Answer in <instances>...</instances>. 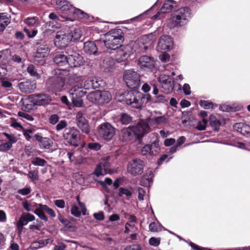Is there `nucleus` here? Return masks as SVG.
I'll use <instances>...</instances> for the list:
<instances>
[{
  "label": "nucleus",
  "mask_w": 250,
  "mask_h": 250,
  "mask_svg": "<svg viewBox=\"0 0 250 250\" xmlns=\"http://www.w3.org/2000/svg\"><path fill=\"white\" fill-rule=\"evenodd\" d=\"M199 104L201 107L205 109L212 108L213 106V103L208 101H200Z\"/></svg>",
  "instance_id": "53"
},
{
  "label": "nucleus",
  "mask_w": 250,
  "mask_h": 250,
  "mask_svg": "<svg viewBox=\"0 0 250 250\" xmlns=\"http://www.w3.org/2000/svg\"><path fill=\"white\" fill-rule=\"evenodd\" d=\"M209 124L214 130H218L220 127L225 124L223 117L218 114H212L209 116Z\"/></svg>",
  "instance_id": "23"
},
{
  "label": "nucleus",
  "mask_w": 250,
  "mask_h": 250,
  "mask_svg": "<svg viewBox=\"0 0 250 250\" xmlns=\"http://www.w3.org/2000/svg\"><path fill=\"white\" fill-rule=\"evenodd\" d=\"M124 250H142V249L139 245L132 244L127 246Z\"/></svg>",
  "instance_id": "64"
},
{
  "label": "nucleus",
  "mask_w": 250,
  "mask_h": 250,
  "mask_svg": "<svg viewBox=\"0 0 250 250\" xmlns=\"http://www.w3.org/2000/svg\"><path fill=\"white\" fill-rule=\"evenodd\" d=\"M72 41V36H70L69 31L60 30L57 32L54 44L60 48L66 46Z\"/></svg>",
  "instance_id": "9"
},
{
  "label": "nucleus",
  "mask_w": 250,
  "mask_h": 250,
  "mask_svg": "<svg viewBox=\"0 0 250 250\" xmlns=\"http://www.w3.org/2000/svg\"><path fill=\"white\" fill-rule=\"evenodd\" d=\"M25 23L30 26H37L39 24V18L37 17H29L25 20Z\"/></svg>",
  "instance_id": "40"
},
{
  "label": "nucleus",
  "mask_w": 250,
  "mask_h": 250,
  "mask_svg": "<svg viewBox=\"0 0 250 250\" xmlns=\"http://www.w3.org/2000/svg\"><path fill=\"white\" fill-rule=\"evenodd\" d=\"M73 14L74 15H75L76 17H77V18H78L79 19H81L87 20L88 19V17H89V16L87 13H86L84 11H83L79 9L76 8L74 10V11L73 13Z\"/></svg>",
  "instance_id": "39"
},
{
  "label": "nucleus",
  "mask_w": 250,
  "mask_h": 250,
  "mask_svg": "<svg viewBox=\"0 0 250 250\" xmlns=\"http://www.w3.org/2000/svg\"><path fill=\"white\" fill-rule=\"evenodd\" d=\"M69 33L72 36V41L73 42L79 40L82 36L81 32L79 29H74L73 31H69Z\"/></svg>",
  "instance_id": "43"
},
{
  "label": "nucleus",
  "mask_w": 250,
  "mask_h": 250,
  "mask_svg": "<svg viewBox=\"0 0 250 250\" xmlns=\"http://www.w3.org/2000/svg\"><path fill=\"white\" fill-rule=\"evenodd\" d=\"M143 155L149 154L151 155V146L150 145H145L141 149Z\"/></svg>",
  "instance_id": "55"
},
{
  "label": "nucleus",
  "mask_w": 250,
  "mask_h": 250,
  "mask_svg": "<svg viewBox=\"0 0 250 250\" xmlns=\"http://www.w3.org/2000/svg\"><path fill=\"white\" fill-rule=\"evenodd\" d=\"M153 176L154 174L152 170L151 169H147L142 177L141 185L144 187L150 186L153 181Z\"/></svg>",
  "instance_id": "28"
},
{
  "label": "nucleus",
  "mask_w": 250,
  "mask_h": 250,
  "mask_svg": "<svg viewBox=\"0 0 250 250\" xmlns=\"http://www.w3.org/2000/svg\"><path fill=\"white\" fill-rule=\"evenodd\" d=\"M133 194V188L130 187L129 188L121 187L119 188L118 196L119 197L125 196L127 200H129Z\"/></svg>",
  "instance_id": "35"
},
{
  "label": "nucleus",
  "mask_w": 250,
  "mask_h": 250,
  "mask_svg": "<svg viewBox=\"0 0 250 250\" xmlns=\"http://www.w3.org/2000/svg\"><path fill=\"white\" fill-rule=\"evenodd\" d=\"M59 117L57 114L51 115L49 118V122L52 125H55L58 122Z\"/></svg>",
  "instance_id": "63"
},
{
  "label": "nucleus",
  "mask_w": 250,
  "mask_h": 250,
  "mask_svg": "<svg viewBox=\"0 0 250 250\" xmlns=\"http://www.w3.org/2000/svg\"><path fill=\"white\" fill-rule=\"evenodd\" d=\"M233 128L244 136H250V126L244 123H236L233 125Z\"/></svg>",
  "instance_id": "29"
},
{
  "label": "nucleus",
  "mask_w": 250,
  "mask_h": 250,
  "mask_svg": "<svg viewBox=\"0 0 250 250\" xmlns=\"http://www.w3.org/2000/svg\"><path fill=\"white\" fill-rule=\"evenodd\" d=\"M99 136L106 141H110L115 133V128L109 123H104L98 127Z\"/></svg>",
  "instance_id": "8"
},
{
  "label": "nucleus",
  "mask_w": 250,
  "mask_h": 250,
  "mask_svg": "<svg viewBox=\"0 0 250 250\" xmlns=\"http://www.w3.org/2000/svg\"><path fill=\"white\" fill-rule=\"evenodd\" d=\"M76 118L78 127L83 133L88 134L90 131L89 123L83 116V113L81 111L78 112Z\"/></svg>",
  "instance_id": "14"
},
{
  "label": "nucleus",
  "mask_w": 250,
  "mask_h": 250,
  "mask_svg": "<svg viewBox=\"0 0 250 250\" xmlns=\"http://www.w3.org/2000/svg\"><path fill=\"white\" fill-rule=\"evenodd\" d=\"M31 188L30 187H26L25 188L20 189L17 192L23 196L29 194L31 192Z\"/></svg>",
  "instance_id": "62"
},
{
  "label": "nucleus",
  "mask_w": 250,
  "mask_h": 250,
  "mask_svg": "<svg viewBox=\"0 0 250 250\" xmlns=\"http://www.w3.org/2000/svg\"><path fill=\"white\" fill-rule=\"evenodd\" d=\"M168 102V98L163 95H158L155 96L154 102L156 103L166 104Z\"/></svg>",
  "instance_id": "49"
},
{
  "label": "nucleus",
  "mask_w": 250,
  "mask_h": 250,
  "mask_svg": "<svg viewBox=\"0 0 250 250\" xmlns=\"http://www.w3.org/2000/svg\"><path fill=\"white\" fill-rule=\"evenodd\" d=\"M56 75L52 77L49 80L50 86L55 91L59 92L61 91L62 88L64 85V78L61 74V70H55Z\"/></svg>",
  "instance_id": "11"
},
{
  "label": "nucleus",
  "mask_w": 250,
  "mask_h": 250,
  "mask_svg": "<svg viewBox=\"0 0 250 250\" xmlns=\"http://www.w3.org/2000/svg\"><path fill=\"white\" fill-rule=\"evenodd\" d=\"M71 213L76 216L79 217L81 215V212L76 205H73L71 209Z\"/></svg>",
  "instance_id": "57"
},
{
  "label": "nucleus",
  "mask_w": 250,
  "mask_h": 250,
  "mask_svg": "<svg viewBox=\"0 0 250 250\" xmlns=\"http://www.w3.org/2000/svg\"><path fill=\"white\" fill-rule=\"evenodd\" d=\"M120 121L123 124L127 125L131 122L132 118L128 114L124 113L121 115Z\"/></svg>",
  "instance_id": "47"
},
{
  "label": "nucleus",
  "mask_w": 250,
  "mask_h": 250,
  "mask_svg": "<svg viewBox=\"0 0 250 250\" xmlns=\"http://www.w3.org/2000/svg\"><path fill=\"white\" fill-rule=\"evenodd\" d=\"M119 138L122 142H128L139 138L134 126L122 129L119 133Z\"/></svg>",
  "instance_id": "13"
},
{
  "label": "nucleus",
  "mask_w": 250,
  "mask_h": 250,
  "mask_svg": "<svg viewBox=\"0 0 250 250\" xmlns=\"http://www.w3.org/2000/svg\"><path fill=\"white\" fill-rule=\"evenodd\" d=\"M33 102L37 105H45L49 104L52 98L48 94H36L32 95Z\"/></svg>",
  "instance_id": "21"
},
{
  "label": "nucleus",
  "mask_w": 250,
  "mask_h": 250,
  "mask_svg": "<svg viewBox=\"0 0 250 250\" xmlns=\"http://www.w3.org/2000/svg\"><path fill=\"white\" fill-rule=\"evenodd\" d=\"M123 78L129 88L136 89L140 86V75L133 69L125 70Z\"/></svg>",
  "instance_id": "5"
},
{
  "label": "nucleus",
  "mask_w": 250,
  "mask_h": 250,
  "mask_svg": "<svg viewBox=\"0 0 250 250\" xmlns=\"http://www.w3.org/2000/svg\"><path fill=\"white\" fill-rule=\"evenodd\" d=\"M149 118L147 120L141 121L136 126H134V129L136 130L137 136L139 138L143 137L145 133L150 131V128L148 124Z\"/></svg>",
  "instance_id": "22"
},
{
  "label": "nucleus",
  "mask_w": 250,
  "mask_h": 250,
  "mask_svg": "<svg viewBox=\"0 0 250 250\" xmlns=\"http://www.w3.org/2000/svg\"><path fill=\"white\" fill-rule=\"evenodd\" d=\"M145 166V162L140 159L135 158L127 165V172L133 176L141 175Z\"/></svg>",
  "instance_id": "10"
},
{
  "label": "nucleus",
  "mask_w": 250,
  "mask_h": 250,
  "mask_svg": "<svg viewBox=\"0 0 250 250\" xmlns=\"http://www.w3.org/2000/svg\"><path fill=\"white\" fill-rule=\"evenodd\" d=\"M111 98V94L107 91H96L89 93L87 96L89 101L100 105L108 103Z\"/></svg>",
  "instance_id": "4"
},
{
  "label": "nucleus",
  "mask_w": 250,
  "mask_h": 250,
  "mask_svg": "<svg viewBox=\"0 0 250 250\" xmlns=\"http://www.w3.org/2000/svg\"><path fill=\"white\" fill-rule=\"evenodd\" d=\"M173 41L169 36L163 35L159 40L157 48L159 51H168L172 48Z\"/></svg>",
  "instance_id": "15"
},
{
  "label": "nucleus",
  "mask_w": 250,
  "mask_h": 250,
  "mask_svg": "<svg viewBox=\"0 0 250 250\" xmlns=\"http://www.w3.org/2000/svg\"><path fill=\"white\" fill-rule=\"evenodd\" d=\"M64 139L70 145L77 147L81 141L80 131L74 127L65 128L63 135Z\"/></svg>",
  "instance_id": "6"
},
{
  "label": "nucleus",
  "mask_w": 250,
  "mask_h": 250,
  "mask_svg": "<svg viewBox=\"0 0 250 250\" xmlns=\"http://www.w3.org/2000/svg\"><path fill=\"white\" fill-rule=\"evenodd\" d=\"M138 64L142 69H152L154 66V60L149 56H142L139 59Z\"/></svg>",
  "instance_id": "26"
},
{
  "label": "nucleus",
  "mask_w": 250,
  "mask_h": 250,
  "mask_svg": "<svg viewBox=\"0 0 250 250\" xmlns=\"http://www.w3.org/2000/svg\"><path fill=\"white\" fill-rule=\"evenodd\" d=\"M128 48V46L120 45V47L115 50L114 57L117 62H121L127 60L129 56Z\"/></svg>",
  "instance_id": "20"
},
{
  "label": "nucleus",
  "mask_w": 250,
  "mask_h": 250,
  "mask_svg": "<svg viewBox=\"0 0 250 250\" xmlns=\"http://www.w3.org/2000/svg\"><path fill=\"white\" fill-rule=\"evenodd\" d=\"M27 71L31 77L36 79H39L41 78L40 74L37 72L36 66L33 64H30L28 66Z\"/></svg>",
  "instance_id": "37"
},
{
  "label": "nucleus",
  "mask_w": 250,
  "mask_h": 250,
  "mask_svg": "<svg viewBox=\"0 0 250 250\" xmlns=\"http://www.w3.org/2000/svg\"><path fill=\"white\" fill-rule=\"evenodd\" d=\"M18 86L22 92L29 93L32 92L35 89L36 84L34 81L24 80L19 83Z\"/></svg>",
  "instance_id": "24"
},
{
  "label": "nucleus",
  "mask_w": 250,
  "mask_h": 250,
  "mask_svg": "<svg viewBox=\"0 0 250 250\" xmlns=\"http://www.w3.org/2000/svg\"><path fill=\"white\" fill-rule=\"evenodd\" d=\"M109 156L104 157L102 161L97 166L94 174L98 177L101 175H104L107 173L108 168L110 166V164L108 162Z\"/></svg>",
  "instance_id": "17"
},
{
  "label": "nucleus",
  "mask_w": 250,
  "mask_h": 250,
  "mask_svg": "<svg viewBox=\"0 0 250 250\" xmlns=\"http://www.w3.org/2000/svg\"><path fill=\"white\" fill-rule=\"evenodd\" d=\"M176 6L177 2L176 1L173 0H165L161 8V12L163 13H169Z\"/></svg>",
  "instance_id": "33"
},
{
  "label": "nucleus",
  "mask_w": 250,
  "mask_h": 250,
  "mask_svg": "<svg viewBox=\"0 0 250 250\" xmlns=\"http://www.w3.org/2000/svg\"><path fill=\"white\" fill-rule=\"evenodd\" d=\"M23 135L25 137L27 141H31V139L33 140V139H34V135L35 134H34V132L32 130L27 129L24 131Z\"/></svg>",
  "instance_id": "52"
},
{
  "label": "nucleus",
  "mask_w": 250,
  "mask_h": 250,
  "mask_svg": "<svg viewBox=\"0 0 250 250\" xmlns=\"http://www.w3.org/2000/svg\"><path fill=\"white\" fill-rule=\"evenodd\" d=\"M67 125V122L65 120H61L56 125V130L59 131L66 127Z\"/></svg>",
  "instance_id": "60"
},
{
  "label": "nucleus",
  "mask_w": 250,
  "mask_h": 250,
  "mask_svg": "<svg viewBox=\"0 0 250 250\" xmlns=\"http://www.w3.org/2000/svg\"><path fill=\"white\" fill-rule=\"evenodd\" d=\"M158 81L164 92L169 93L173 91L174 87V81L168 74L164 73L161 74Z\"/></svg>",
  "instance_id": "12"
},
{
  "label": "nucleus",
  "mask_w": 250,
  "mask_h": 250,
  "mask_svg": "<svg viewBox=\"0 0 250 250\" xmlns=\"http://www.w3.org/2000/svg\"><path fill=\"white\" fill-rule=\"evenodd\" d=\"M28 223V221L22 214L17 222V226L18 228H22L24 226L26 225Z\"/></svg>",
  "instance_id": "51"
},
{
  "label": "nucleus",
  "mask_w": 250,
  "mask_h": 250,
  "mask_svg": "<svg viewBox=\"0 0 250 250\" xmlns=\"http://www.w3.org/2000/svg\"><path fill=\"white\" fill-rule=\"evenodd\" d=\"M191 17V10L188 7L181 8L171 15L168 19L170 28L180 27L185 25Z\"/></svg>",
  "instance_id": "3"
},
{
  "label": "nucleus",
  "mask_w": 250,
  "mask_h": 250,
  "mask_svg": "<svg viewBox=\"0 0 250 250\" xmlns=\"http://www.w3.org/2000/svg\"><path fill=\"white\" fill-rule=\"evenodd\" d=\"M22 205L23 208L26 211L33 212L36 214L38 213L36 210L39 209V204L34 202H29L27 201H25L22 203Z\"/></svg>",
  "instance_id": "34"
},
{
  "label": "nucleus",
  "mask_w": 250,
  "mask_h": 250,
  "mask_svg": "<svg viewBox=\"0 0 250 250\" xmlns=\"http://www.w3.org/2000/svg\"><path fill=\"white\" fill-rule=\"evenodd\" d=\"M208 123V120L206 119H202V120L198 122L196 128L200 131L205 130Z\"/></svg>",
  "instance_id": "45"
},
{
  "label": "nucleus",
  "mask_w": 250,
  "mask_h": 250,
  "mask_svg": "<svg viewBox=\"0 0 250 250\" xmlns=\"http://www.w3.org/2000/svg\"><path fill=\"white\" fill-rule=\"evenodd\" d=\"M87 147L90 150L98 151L101 148L102 146L99 143L92 142L88 144Z\"/></svg>",
  "instance_id": "48"
},
{
  "label": "nucleus",
  "mask_w": 250,
  "mask_h": 250,
  "mask_svg": "<svg viewBox=\"0 0 250 250\" xmlns=\"http://www.w3.org/2000/svg\"><path fill=\"white\" fill-rule=\"evenodd\" d=\"M11 17L6 13H0V33L3 32L10 23Z\"/></svg>",
  "instance_id": "31"
},
{
  "label": "nucleus",
  "mask_w": 250,
  "mask_h": 250,
  "mask_svg": "<svg viewBox=\"0 0 250 250\" xmlns=\"http://www.w3.org/2000/svg\"><path fill=\"white\" fill-rule=\"evenodd\" d=\"M151 100L149 94L145 95L137 90L128 92L125 95L124 102L131 107L141 109L144 103H146Z\"/></svg>",
  "instance_id": "2"
},
{
  "label": "nucleus",
  "mask_w": 250,
  "mask_h": 250,
  "mask_svg": "<svg viewBox=\"0 0 250 250\" xmlns=\"http://www.w3.org/2000/svg\"><path fill=\"white\" fill-rule=\"evenodd\" d=\"M4 135L7 138V139L9 140L8 143H11V146H12V144L15 143L17 141V138L14 135L9 134L7 133H3Z\"/></svg>",
  "instance_id": "56"
},
{
  "label": "nucleus",
  "mask_w": 250,
  "mask_h": 250,
  "mask_svg": "<svg viewBox=\"0 0 250 250\" xmlns=\"http://www.w3.org/2000/svg\"><path fill=\"white\" fill-rule=\"evenodd\" d=\"M38 213L36 215L42 220L47 222L48 218L45 215L44 212H46L50 217H55L56 213L55 211L51 208H49L47 205H42V204H39V209L36 210Z\"/></svg>",
  "instance_id": "18"
},
{
  "label": "nucleus",
  "mask_w": 250,
  "mask_h": 250,
  "mask_svg": "<svg viewBox=\"0 0 250 250\" xmlns=\"http://www.w3.org/2000/svg\"><path fill=\"white\" fill-rule=\"evenodd\" d=\"M154 114L161 115L162 113L160 111H154L151 113V116L149 118V122L150 124L161 125L166 121V118L163 116L155 117Z\"/></svg>",
  "instance_id": "32"
},
{
  "label": "nucleus",
  "mask_w": 250,
  "mask_h": 250,
  "mask_svg": "<svg viewBox=\"0 0 250 250\" xmlns=\"http://www.w3.org/2000/svg\"><path fill=\"white\" fill-rule=\"evenodd\" d=\"M104 37V40H97L96 42L104 45L107 49L106 51L116 50L124 41L123 32L120 29L110 30L105 34Z\"/></svg>",
  "instance_id": "1"
},
{
  "label": "nucleus",
  "mask_w": 250,
  "mask_h": 250,
  "mask_svg": "<svg viewBox=\"0 0 250 250\" xmlns=\"http://www.w3.org/2000/svg\"><path fill=\"white\" fill-rule=\"evenodd\" d=\"M68 65L71 67H77L81 66L84 61L83 57L76 52H71L68 55Z\"/></svg>",
  "instance_id": "16"
},
{
  "label": "nucleus",
  "mask_w": 250,
  "mask_h": 250,
  "mask_svg": "<svg viewBox=\"0 0 250 250\" xmlns=\"http://www.w3.org/2000/svg\"><path fill=\"white\" fill-rule=\"evenodd\" d=\"M160 238L151 237L149 240V244L153 247H157L160 245Z\"/></svg>",
  "instance_id": "58"
},
{
  "label": "nucleus",
  "mask_w": 250,
  "mask_h": 250,
  "mask_svg": "<svg viewBox=\"0 0 250 250\" xmlns=\"http://www.w3.org/2000/svg\"><path fill=\"white\" fill-rule=\"evenodd\" d=\"M83 80V77L82 76L77 74H72L70 75L68 79V82L70 83H80L82 82Z\"/></svg>",
  "instance_id": "44"
},
{
  "label": "nucleus",
  "mask_w": 250,
  "mask_h": 250,
  "mask_svg": "<svg viewBox=\"0 0 250 250\" xmlns=\"http://www.w3.org/2000/svg\"><path fill=\"white\" fill-rule=\"evenodd\" d=\"M60 8L62 11L67 12L69 14L74 12L75 7L66 1H60L59 3Z\"/></svg>",
  "instance_id": "36"
},
{
  "label": "nucleus",
  "mask_w": 250,
  "mask_h": 250,
  "mask_svg": "<svg viewBox=\"0 0 250 250\" xmlns=\"http://www.w3.org/2000/svg\"><path fill=\"white\" fill-rule=\"evenodd\" d=\"M92 79L93 82V89H96L104 86V82L101 78L92 77Z\"/></svg>",
  "instance_id": "38"
},
{
  "label": "nucleus",
  "mask_w": 250,
  "mask_h": 250,
  "mask_svg": "<svg viewBox=\"0 0 250 250\" xmlns=\"http://www.w3.org/2000/svg\"><path fill=\"white\" fill-rule=\"evenodd\" d=\"M37 141L41 149H50L53 145L52 141L48 137H43L41 133H38L34 135L33 141Z\"/></svg>",
  "instance_id": "19"
},
{
  "label": "nucleus",
  "mask_w": 250,
  "mask_h": 250,
  "mask_svg": "<svg viewBox=\"0 0 250 250\" xmlns=\"http://www.w3.org/2000/svg\"><path fill=\"white\" fill-rule=\"evenodd\" d=\"M86 93V92L83 89L82 84L75 85L72 87L69 91V94L71 96V100L73 104L77 107L82 106L83 102L82 97Z\"/></svg>",
  "instance_id": "7"
},
{
  "label": "nucleus",
  "mask_w": 250,
  "mask_h": 250,
  "mask_svg": "<svg viewBox=\"0 0 250 250\" xmlns=\"http://www.w3.org/2000/svg\"><path fill=\"white\" fill-rule=\"evenodd\" d=\"M18 115L22 119H24L27 121L31 122L34 120V118L32 117V116L25 111H19L18 113Z\"/></svg>",
  "instance_id": "46"
},
{
  "label": "nucleus",
  "mask_w": 250,
  "mask_h": 250,
  "mask_svg": "<svg viewBox=\"0 0 250 250\" xmlns=\"http://www.w3.org/2000/svg\"><path fill=\"white\" fill-rule=\"evenodd\" d=\"M163 228V226L159 222H152L149 225V229L152 232L160 231Z\"/></svg>",
  "instance_id": "42"
},
{
  "label": "nucleus",
  "mask_w": 250,
  "mask_h": 250,
  "mask_svg": "<svg viewBox=\"0 0 250 250\" xmlns=\"http://www.w3.org/2000/svg\"><path fill=\"white\" fill-rule=\"evenodd\" d=\"M24 32L26 33L27 36L29 38H34L37 34L38 31L37 29H34L32 30V33H30V31L27 28H24L23 30Z\"/></svg>",
  "instance_id": "59"
},
{
  "label": "nucleus",
  "mask_w": 250,
  "mask_h": 250,
  "mask_svg": "<svg viewBox=\"0 0 250 250\" xmlns=\"http://www.w3.org/2000/svg\"><path fill=\"white\" fill-rule=\"evenodd\" d=\"M12 147L11 143L7 142H1L0 143V151H6Z\"/></svg>",
  "instance_id": "54"
},
{
  "label": "nucleus",
  "mask_w": 250,
  "mask_h": 250,
  "mask_svg": "<svg viewBox=\"0 0 250 250\" xmlns=\"http://www.w3.org/2000/svg\"><path fill=\"white\" fill-rule=\"evenodd\" d=\"M54 62L59 66H64L68 65V58L62 53L56 55L53 58Z\"/></svg>",
  "instance_id": "30"
},
{
  "label": "nucleus",
  "mask_w": 250,
  "mask_h": 250,
  "mask_svg": "<svg viewBox=\"0 0 250 250\" xmlns=\"http://www.w3.org/2000/svg\"><path fill=\"white\" fill-rule=\"evenodd\" d=\"M31 163L35 166L44 167L47 164V162L43 159L37 157L31 161Z\"/></svg>",
  "instance_id": "41"
},
{
  "label": "nucleus",
  "mask_w": 250,
  "mask_h": 250,
  "mask_svg": "<svg viewBox=\"0 0 250 250\" xmlns=\"http://www.w3.org/2000/svg\"><path fill=\"white\" fill-rule=\"evenodd\" d=\"M37 51L35 54V57L43 58L46 57L50 51V48L44 42L37 43Z\"/></svg>",
  "instance_id": "27"
},
{
  "label": "nucleus",
  "mask_w": 250,
  "mask_h": 250,
  "mask_svg": "<svg viewBox=\"0 0 250 250\" xmlns=\"http://www.w3.org/2000/svg\"><path fill=\"white\" fill-rule=\"evenodd\" d=\"M99 45H102V44H98L96 42V40L95 41V42L92 41L87 42L84 43L83 49L86 54L90 55H93L96 56L99 54L97 46Z\"/></svg>",
  "instance_id": "25"
},
{
  "label": "nucleus",
  "mask_w": 250,
  "mask_h": 250,
  "mask_svg": "<svg viewBox=\"0 0 250 250\" xmlns=\"http://www.w3.org/2000/svg\"><path fill=\"white\" fill-rule=\"evenodd\" d=\"M28 177L31 179V181L33 182H35L39 180V176H38V170H33L30 171L28 174Z\"/></svg>",
  "instance_id": "50"
},
{
  "label": "nucleus",
  "mask_w": 250,
  "mask_h": 250,
  "mask_svg": "<svg viewBox=\"0 0 250 250\" xmlns=\"http://www.w3.org/2000/svg\"><path fill=\"white\" fill-rule=\"evenodd\" d=\"M83 88L84 89H89L93 88V82L92 77L88 79L84 82Z\"/></svg>",
  "instance_id": "61"
}]
</instances>
